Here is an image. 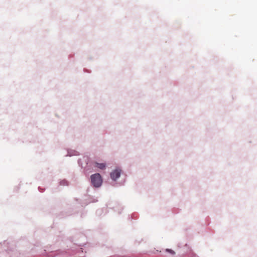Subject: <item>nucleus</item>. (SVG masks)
<instances>
[{"label": "nucleus", "instance_id": "nucleus-1", "mask_svg": "<svg viewBox=\"0 0 257 257\" xmlns=\"http://www.w3.org/2000/svg\"><path fill=\"white\" fill-rule=\"evenodd\" d=\"M91 182L92 185L95 187H99L101 185L102 179L99 173L92 175L90 177Z\"/></svg>", "mask_w": 257, "mask_h": 257}, {"label": "nucleus", "instance_id": "nucleus-2", "mask_svg": "<svg viewBox=\"0 0 257 257\" xmlns=\"http://www.w3.org/2000/svg\"><path fill=\"white\" fill-rule=\"evenodd\" d=\"M121 170L119 169H116L110 173L111 178L113 180H116L120 177Z\"/></svg>", "mask_w": 257, "mask_h": 257}, {"label": "nucleus", "instance_id": "nucleus-3", "mask_svg": "<svg viewBox=\"0 0 257 257\" xmlns=\"http://www.w3.org/2000/svg\"><path fill=\"white\" fill-rule=\"evenodd\" d=\"M95 167L100 169H104L105 168V164L104 163H95Z\"/></svg>", "mask_w": 257, "mask_h": 257}, {"label": "nucleus", "instance_id": "nucleus-4", "mask_svg": "<svg viewBox=\"0 0 257 257\" xmlns=\"http://www.w3.org/2000/svg\"><path fill=\"white\" fill-rule=\"evenodd\" d=\"M167 251L170 252V253H171L172 254H174V253H175V252H174L173 250H171V249H167Z\"/></svg>", "mask_w": 257, "mask_h": 257}]
</instances>
